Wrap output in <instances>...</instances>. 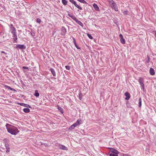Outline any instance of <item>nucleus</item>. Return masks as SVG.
<instances>
[{
    "label": "nucleus",
    "instance_id": "a19ab883",
    "mask_svg": "<svg viewBox=\"0 0 156 156\" xmlns=\"http://www.w3.org/2000/svg\"><path fill=\"white\" fill-rule=\"evenodd\" d=\"M9 89L10 90H14V89L11 87H9Z\"/></svg>",
    "mask_w": 156,
    "mask_h": 156
},
{
    "label": "nucleus",
    "instance_id": "423d86ee",
    "mask_svg": "<svg viewBox=\"0 0 156 156\" xmlns=\"http://www.w3.org/2000/svg\"><path fill=\"white\" fill-rule=\"evenodd\" d=\"M16 48L20 49H25L26 48V46L23 44H17L16 46Z\"/></svg>",
    "mask_w": 156,
    "mask_h": 156
},
{
    "label": "nucleus",
    "instance_id": "0eeeda50",
    "mask_svg": "<svg viewBox=\"0 0 156 156\" xmlns=\"http://www.w3.org/2000/svg\"><path fill=\"white\" fill-rule=\"evenodd\" d=\"M74 20H75L77 23L80 25L82 27L83 26V23L80 21L77 20L76 17L75 18Z\"/></svg>",
    "mask_w": 156,
    "mask_h": 156
},
{
    "label": "nucleus",
    "instance_id": "7c9ffc66",
    "mask_svg": "<svg viewBox=\"0 0 156 156\" xmlns=\"http://www.w3.org/2000/svg\"><path fill=\"white\" fill-rule=\"evenodd\" d=\"M66 69L68 70H69L70 69V67L69 66H65Z\"/></svg>",
    "mask_w": 156,
    "mask_h": 156
},
{
    "label": "nucleus",
    "instance_id": "4c0bfd02",
    "mask_svg": "<svg viewBox=\"0 0 156 156\" xmlns=\"http://www.w3.org/2000/svg\"><path fill=\"white\" fill-rule=\"evenodd\" d=\"M149 62H150V59H149V58L148 57V59L146 61V64H147V63H148Z\"/></svg>",
    "mask_w": 156,
    "mask_h": 156
},
{
    "label": "nucleus",
    "instance_id": "f704fd0d",
    "mask_svg": "<svg viewBox=\"0 0 156 156\" xmlns=\"http://www.w3.org/2000/svg\"><path fill=\"white\" fill-rule=\"evenodd\" d=\"M82 95L80 93L79 95V98H80V100H81L82 98Z\"/></svg>",
    "mask_w": 156,
    "mask_h": 156
},
{
    "label": "nucleus",
    "instance_id": "f257e3e1",
    "mask_svg": "<svg viewBox=\"0 0 156 156\" xmlns=\"http://www.w3.org/2000/svg\"><path fill=\"white\" fill-rule=\"evenodd\" d=\"M5 126L8 132L12 135H16L19 132L16 127L11 125L7 123Z\"/></svg>",
    "mask_w": 156,
    "mask_h": 156
},
{
    "label": "nucleus",
    "instance_id": "c03bdc74",
    "mask_svg": "<svg viewBox=\"0 0 156 156\" xmlns=\"http://www.w3.org/2000/svg\"><path fill=\"white\" fill-rule=\"evenodd\" d=\"M155 37H156V33H155Z\"/></svg>",
    "mask_w": 156,
    "mask_h": 156
},
{
    "label": "nucleus",
    "instance_id": "f3484780",
    "mask_svg": "<svg viewBox=\"0 0 156 156\" xmlns=\"http://www.w3.org/2000/svg\"><path fill=\"white\" fill-rule=\"evenodd\" d=\"M50 71L51 73L54 76H55L56 73H55V71L54 69L53 68H51Z\"/></svg>",
    "mask_w": 156,
    "mask_h": 156
},
{
    "label": "nucleus",
    "instance_id": "79ce46f5",
    "mask_svg": "<svg viewBox=\"0 0 156 156\" xmlns=\"http://www.w3.org/2000/svg\"><path fill=\"white\" fill-rule=\"evenodd\" d=\"M7 140V139H4V141L5 142Z\"/></svg>",
    "mask_w": 156,
    "mask_h": 156
},
{
    "label": "nucleus",
    "instance_id": "5701e85b",
    "mask_svg": "<svg viewBox=\"0 0 156 156\" xmlns=\"http://www.w3.org/2000/svg\"><path fill=\"white\" fill-rule=\"evenodd\" d=\"M121 42L122 44H125V41L123 38H121L120 39Z\"/></svg>",
    "mask_w": 156,
    "mask_h": 156
},
{
    "label": "nucleus",
    "instance_id": "72a5a7b5",
    "mask_svg": "<svg viewBox=\"0 0 156 156\" xmlns=\"http://www.w3.org/2000/svg\"><path fill=\"white\" fill-rule=\"evenodd\" d=\"M73 125L74 127H76V126L78 125V123H76V122L73 123Z\"/></svg>",
    "mask_w": 156,
    "mask_h": 156
},
{
    "label": "nucleus",
    "instance_id": "7ed1b4c3",
    "mask_svg": "<svg viewBox=\"0 0 156 156\" xmlns=\"http://www.w3.org/2000/svg\"><path fill=\"white\" fill-rule=\"evenodd\" d=\"M138 82L140 85L141 89H142L143 91L144 90V81L143 78H139Z\"/></svg>",
    "mask_w": 156,
    "mask_h": 156
},
{
    "label": "nucleus",
    "instance_id": "20e7f679",
    "mask_svg": "<svg viewBox=\"0 0 156 156\" xmlns=\"http://www.w3.org/2000/svg\"><path fill=\"white\" fill-rule=\"evenodd\" d=\"M10 31L12 35L16 34V30L12 24H11L10 26Z\"/></svg>",
    "mask_w": 156,
    "mask_h": 156
},
{
    "label": "nucleus",
    "instance_id": "6ab92c4d",
    "mask_svg": "<svg viewBox=\"0 0 156 156\" xmlns=\"http://www.w3.org/2000/svg\"><path fill=\"white\" fill-rule=\"evenodd\" d=\"M73 42L74 43L75 47L77 48V49H79L80 48H79V47L77 45L76 42L75 41V39L74 37H73Z\"/></svg>",
    "mask_w": 156,
    "mask_h": 156
},
{
    "label": "nucleus",
    "instance_id": "2eb2a0df",
    "mask_svg": "<svg viewBox=\"0 0 156 156\" xmlns=\"http://www.w3.org/2000/svg\"><path fill=\"white\" fill-rule=\"evenodd\" d=\"M6 149V152H9L10 148L9 147V144L7 143H5V144Z\"/></svg>",
    "mask_w": 156,
    "mask_h": 156
},
{
    "label": "nucleus",
    "instance_id": "4468645a",
    "mask_svg": "<svg viewBox=\"0 0 156 156\" xmlns=\"http://www.w3.org/2000/svg\"><path fill=\"white\" fill-rule=\"evenodd\" d=\"M149 73L151 75H153L155 74L154 70L152 68H151L150 69Z\"/></svg>",
    "mask_w": 156,
    "mask_h": 156
},
{
    "label": "nucleus",
    "instance_id": "bb28decb",
    "mask_svg": "<svg viewBox=\"0 0 156 156\" xmlns=\"http://www.w3.org/2000/svg\"><path fill=\"white\" fill-rule=\"evenodd\" d=\"M62 2L64 5H66L67 4V1L66 0H62Z\"/></svg>",
    "mask_w": 156,
    "mask_h": 156
},
{
    "label": "nucleus",
    "instance_id": "1a4fd4ad",
    "mask_svg": "<svg viewBox=\"0 0 156 156\" xmlns=\"http://www.w3.org/2000/svg\"><path fill=\"white\" fill-rule=\"evenodd\" d=\"M125 95L126 96V98H125L126 100H128L130 98V95L129 93L127 92H126L125 93Z\"/></svg>",
    "mask_w": 156,
    "mask_h": 156
},
{
    "label": "nucleus",
    "instance_id": "e433bc0d",
    "mask_svg": "<svg viewBox=\"0 0 156 156\" xmlns=\"http://www.w3.org/2000/svg\"><path fill=\"white\" fill-rule=\"evenodd\" d=\"M58 109L60 111H61L62 109V108L58 106Z\"/></svg>",
    "mask_w": 156,
    "mask_h": 156
},
{
    "label": "nucleus",
    "instance_id": "9d476101",
    "mask_svg": "<svg viewBox=\"0 0 156 156\" xmlns=\"http://www.w3.org/2000/svg\"><path fill=\"white\" fill-rule=\"evenodd\" d=\"M59 147L60 149L64 150H67L68 148L67 147H65V146L62 145H59Z\"/></svg>",
    "mask_w": 156,
    "mask_h": 156
},
{
    "label": "nucleus",
    "instance_id": "c85d7f7f",
    "mask_svg": "<svg viewBox=\"0 0 156 156\" xmlns=\"http://www.w3.org/2000/svg\"><path fill=\"white\" fill-rule=\"evenodd\" d=\"M87 35L90 39H93V37L91 36V35L90 34L88 33H87Z\"/></svg>",
    "mask_w": 156,
    "mask_h": 156
},
{
    "label": "nucleus",
    "instance_id": "a211bd4d",
    "mask_svg": "<svg viewBox=\"0 0 156 156\" xmlns=\"http://www.w3.org/2000/svg\"><path fill=\"white\" fill-rule=\"evenodd\" d=\"M119 153H109V154L110 156H118V154Z\"/></svg>",
    "mask_w": 156,
    "mask_h": 156
},
{
    "label": "nucleus",
    "instance_id": "473e14b6",
    "mask_svg": "<svg viewBox=\"0 0 156 156\" xmlns=\"http://www.w3.org/2000/svg\"><path fill=\"white\" fill-rule=\"evenodd\" d=\"M37 22L38 23H40L41 22V20L39 18H37Z\"/></svg>",
    "mask_w": 156,
    "mask_h": 156
},
{
    "label": "nucleus",
    "instance_id": "cd10ccee",
    "mask_svg": "<svg viewBox=\"0 0 156 156\" xmlns=\"http://www.w3.org/2000/svg\"><path fill=\"white\" fill-rule=\"evenodd\" d=\"M77 0L81 3H84L85 4H87V2L84 0Z\"/></svg>",
    "mask_w": 156,
    "mask_h": 156
},
{
    "label": "nucleus",
    "instance_id": "58836bf2",
    "mask_svg": "<svg viewBox=\"0 0 156 156\" xmlns=\"http://www.w3.org/2000/svg\"><path fill=\"white\" fill-rule=\"evenodd\" d=\"M119 37H120V38H123V36H122V34H120L119 35Z\"/></svg>",
    "mask_w": 156,
    "mask_h": 156
},
{
    "label": "nucleus",
    "instance_id": "37998d69",
    "mask_svg": "<svg viewBox=\"0 0 156 156\" xmlns=\"http://www.w3.org/2000/svg\"><path fill=\"white\" fill-rule=\"evenodd\" d=\"M128 155L126 154H125V155L124 156H127Z\"/></svg>",
    "mask_w": 156,
    "mask_h": 156
},
{
    "label": "nucleus",
    "instance_id": "f03ea898",
    "mask_svg": "<svg viewBox=\"0 0 156 156\" xmlns=\"http://www.w3.org/2000/svg\"><path fill=\"white\" fill-rule=\"evenodd\" d=\"M109 3L111 5L112 8L114 9L115 11H118V8L117 5L115 2L112 0L109 1Z\"/></svg>",
    "mask_w": 156,
    "mask_h": 156
},
{
    "label": "nucleus",
    "instance_id": "9b49d317",
    "mask_svg": "<svg viewBox=\"0 0 156 156\" xmlns=\"http://www.w3.org/2000/svg\"><path fill=\"white\" fill-rule=\"evenodd\" d=\"M18 104L21 106H23L27 108H30L31 107L29 105L23 103H19Z\"/></svg>",
    "mask_w": 156,
    "mask_h": 156
},
{
    "label": "nucleus",
    "instance_id": "4be33fe9",
    "mask_svg": "<svg viewBox=\"0 0 156 156\" xmlns=\"http://www.w3.org/2000/svg\"><path fill=\"white\" fill-rule=\"evenodd\" d=\"M34 95L36 97H38L39 95V94L37 90H35V93Z\"/></svg>",
    "mask_w": 156,
    "mask_h": 156
},
{
    "label": "nucleus",
    "instance_id": "b1692460",
    "mask_svg": "<svg viewBox=\"0 0 156 156\" xmlns=\"http://www.w3.org/2000/svg\"><path fill=\"white\" fill-rule=\"evenodd\" d=\"M31 34L32 36H35V32L33 30H31Z\"/></svg>",
    "mask_w": 156,
    "mask_h": 156
},
{
    "label": "nucleus",
    "instance_id": "a878e982",
    "mask_svg": "<svg viewBox=\"0 0 156 156\" xmlns=\"http://www.w3.org/2000/svg\"><path fill=\"white\" fill-rule=\"evenodd\" d=\"M141 98H140L139 99V107H140L141 105Z\"/></svg>",
    "mask_w": 156,
    "mask_h": 156
},
{
    "label": "nucleus",
    "instance_id": "2f4dec72",
    "mask_svg": "<svg viewBox=\"0 0 156 156\" xmlns=\"http://www.w3.org/2000/svg\"><path fill=\"white\" fill-rule=\"evenodd\" d=\"M128 11L126 10L123 12V13L125 15H126L127 14Z\"/></svg>",
    "mask_w": 156,
    "mask_h": 156
},
{
    "label": "nucleus",
    "instance_id": "c756f323",
    "mask_svg": "<svg viewBox=\"0 0 156 156\" xmlns=\"http://www.w3.org/2000/svg\"><path fill=\"white\" fill-rule=\"evenodd\" d=\"M74 128L75 127H74L73 125V124L69 128V129L70 130H72V129H74Z\"/></svg>",
    "mask_w": 156,
    "mask_h": 156
},
{
    "label": "nucleus",
    "instance_id": "ea45409f",
    "mask_svg": "<svg viewBox=\"0 0 156 156\" xmlns=\"http://www.w3.org/2000/svg\"><path fill=\"white\" fill-rule=\"evenodd\" d=\"M1 52V53H2L4 54L5 55L7 54V53L5 52L4 51H2Z\"/></svg>",
    "mask_w": 156,
    "mask_h": 156
},
{
    "label": "nucleus",
    "instance_id": "aec40b11",
    "mask_svg": "<svg viewBox=\"0 0 156 156\" xmlns=\"http://www.w3.org/2000/svg\"><path fill=\"white\" fill-rule=\"evenodd\" d=\"M23 111L25 113H28L30 112V109L27 108H24L23 110Z\"/></svg>",
    "mask_w": 156,
    "mask_h": 156
},
{
    "label": "nucleus",
    "instance_id": "c9c22d12",
    "mask_svg": "<svg viewBox=\"0 0 156 156\" xmlns=\"http://www.w3.org/2000/svg\"><path fill=\"white\" fill-rule=\"evenodd\" d=\"M81 121V120H78L76 122V123H78V125H80V122Z\"/></svg>",
    "mask_w": 156,
    "mask_h": 156
},
{
    "label": "nucleus",
    "instance_id": "393cba45",
    "mask_svg": "<svg viewBox=\"0 0 156 156\" xmlns=\"http://www.w3.org/2000/svg\"><path fill=\"white\" fill-rule=\"evenodd\" d=\"M22 68L23 69H24L23 70V71L24 73L27 72V71L25 70V69H29L26 66H23Z\"/></svg>",
    "mask_w": 156,
    "mask_h": 156
},
{
    "label": "nucleus",
    "instance_id": "dca6fc26",
    "mask_svg": "<svg viewBox=\"0 0 156 156\" xmlns=\"http://www.w3.org/2000/svg\"><path fill=\"white\" fill-rule=\"evenodd\" d=\"M109 153H119L118 151L114 149H112L110 151Z\"/></svg>",
    "mask_w": 156,
    "mask_h": 156
},
{
    "label": "nucleus",
    "instance_id": "f8f14e48",
    "mask_svg": "<svg viewBox=\"0 0 156 156\" xmlns=\"http://www.w3.org/2000/svg\"><path fill=\"white\" fill-rule=\"evenodd\" d=\"M93 6L96 11H99V8L96 4L95 3L93 4Z\"/></svg>",
    "mask_w": 156,
    "mask_h": 156
},
{
    "label": "nucleus",
    "instance_id": "ddd939ff",
    "mask_svg": "<svg viewBox=\"0 0 156 156\" xmlns=\"http://www.w3.org/2000/svg\"><path fill=\"white\" fill-rule=\"evenodd\" d=\"M12 37H13V40L14 41V42H16V40L17 39V37L16 34H14L12 35Z\"/></svg>",
    "mask_w": 156,
    "mask_h": 156
},
{
    "label": "nucleus",
    "instance_id": "412c9836",
    "mask_svg": "<svg viewBox=\"0 0 156 156\" xmlns=\"http://www.w3.org/2000/svg\"><path fill=\"white\" fill-rule=\"evenodd\" d=\"M68 15L70 17H71V18L72 19H73V20H74L75 18L76 17L75 16H74V15H73L72 14H71V13H68Z\"/></svg>",
    "mask_w": 156,
    "mask_h": 156
},
{
    "label": "nucleus",
    "instance_id": "39448f33",
    "mask_svg": "<svg viewBox=\"0 0 156 156\" xmlns=\"http://www.w3.org/2000/svg\"><path fill=\"white\" fill-rule=\"evenodd\" d=\"M70 2L73 4L76 8L80 10H82V9L80 6L77 4L76 2L74 0H69Z\"/></svg>",
    "mask_w": 156,
    "mask_h": 156
},
{
    "label": "nucleus",
    "instance_id": "6e6552de",
    "mask_svg": "<svg viewBox=\"0 0 156 156\" xmlns=\"http://www.w3.org/2000/svg\"><path fill=\"white\" fill-rule=\"evenodd\" d=\"M61 30L62 31V32L61 33V35H65L66 32V29H65V28H64L63 27H62Z\"/></svg>",
    "mask_w": 156,
    "mask_h": 156
}]
</instances>
